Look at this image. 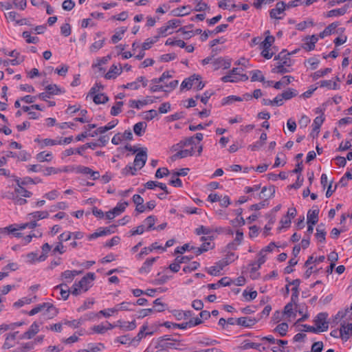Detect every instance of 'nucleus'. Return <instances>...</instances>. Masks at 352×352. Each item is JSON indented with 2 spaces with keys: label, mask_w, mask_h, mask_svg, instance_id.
I'll return each mask as SVG.
<instances>
[{
  "label": "nucleus",
  "mask_w": 352,
  "mask_h": 352,
  "mask_svg": "<svg viewBox=\"0 0 352 352\" xmlns=\"http://www.w3.org/2000/svg\"><path fill=\"white\" fill-rule=\"evenodd\" d=\"M201 79V76L199 75H192L190 77L186 78L181 85V89H189L192 87V86L195 83V81H199Z\"/></svg>",
  "instance_id": "12"
},
{
  "label": "nucleus",
  "mask_w": 352,
  "mask_h": 352,
  "mask_svg": "<svg viewBox=\"0 0 352 352\" xmlns=\"http://www.w3.org/2000/svg\"><path fill=\"white\" fill-rule=\"evenodd\" d=\"M29 215L32 216L34 219L39 220L47 218L49 213L47 211H36L30 214Z\"/></svg>",
  "instance_id": "47"
},
{
  "label": "nucleus",
  "mask_w": 352,
  "mask_h": 352,
  "mask_svg": "<svg viewBox=\"0 0 352 352\" xmlns=\"http://www.w3.org/2000/svg\"><path fill=\"white\" fill-rule=\"evenodd\" d=\"M122 67L120 65L118 67L117 65H113L109 72L105 74V78L114 79L122 73Z\"/></svg>",
  "instance_id": "14"
},
{
  "label": "nucleus",
  "mask_w": 352,
  "mask_h": 352,
  "mask_svg": "<svg viewBox=\"0 0 352 352\" xmlns=\"http://www.w3.org/2000/svg\"><path fill=\"white\" fill-rule=\"evenodd\" d=\"M75 6V3L72 0H65L62 4V7L65 10L70 11Z\"/></svg>",
  "instance_id": "64"
},
{
  "label": "nucleus",
  "mask_w": 352,
  "mask_h": 352,
  "mask_svg": "<svg viewBox=\"0 0 352 352\" xmlns=\"http://www.w3.org/2000/svg\"><path fill=\"white\" fill-rule=\"evenodd\" d=\"M76 173H82L84 175H89L91 171V169L89 167L83 166H78L75 168H74Z\"/></svg>",
  "instance_id": "62"
},
{
  "label": "nucleus",
  "mask_w": 352,
  "mask_h": 352,
  "mask_svg": "<svg viewBox=\"0 0 352 352\" xmlns=\"http://www.w3.org/2000/svg\"><path fill=\"white\" fill-rule=\"evenodd\" d=\"M156 261V258H151L147 259L142 265V266L140 268V273H148L150 272L151 267L153 264V263Z\"/></svg>",
  "instance_id": "26"
},
{
  "label": "nucleus",
  "mask_w": 352,
  "mask_h": 352,
  "mask_svg": "<svg viewBox=\"0 0 352 352\" xmlns=\"http://www.w3.org/2000/svg\"><path fill=\"white\" fill-rule=\"evenodd\" d=\"M241 348L243 350H247L249 349H255L259 351H264L266 350L265 346H262L261 344L252 342L249 341H245L243 344L241 346Z\"/></svg>",
  "instance_id": "20"
},
{
  "label": "nucleus",
  "mask_w": 352,
  "mask_h": 352,
  "mask_svg": "<svg viewBox=\"0 0 352 352\" xmlns=\"http://www.w3.org/2000/svg\"><path fill=\"white\" fill-rule=\"evenodd\" d=\"M111 232V230L109 228H103V229L100 228V230H98L96 232L90 234L89 236V239H96L99 236H104L107 234H110Z\"/></svg>",
  "instance_id": "31"
},
{
  "label": "nucleus",
  "mask_w": 352,
  "mask_h": 352,
  "mask_svg": "<svg viewBox=\"0 0 352 352\" xmlns=\"http://www.w3.org/2000/svg\"><path fill=\"white\" fill-rule=\"evenodd\" d=\"M331 72V68H326L323 70H318V71L316 72L315 73H314L313 78L316 80L319 78L324 76L327 74L330 73Z\"/></svg>",
  "instance_id": "57"
},
{
  "label": "nucleus",
  "mask_w": 352,
  "mask_h": 352,
  "mask_svg": "<svg viewBox=\"0 0 352 352\" xmlns=\"http://www.w3.org/2000/svg\"><path fill=\"white\" fill-rule=\"evenodd\" d=\"M95 279V274L92 272H89L86 276L82 278V279L78 283H75L72 287L71 293L74 295H78L81 290L83 292H87L90 285L89 284Z\"/></svg>",
  "instance_id": "1"
},
{
  "label": "nucleus",
  "mask_w": 352,
  "mask_h": 352,
  "mask_svg": "<svg viewBox=\"0 0 352 352\" xmlns=\"http://www.w3.org/2000/svg\"><path fill=\"white\" fill-rule=\"evenodd\" d=\"M159 36H156L155 39L148 38L142 44V50H146L151 47V45L157 41Z\"/></svg>",
  "instance_id": "61"
},
{
  "label": "nucleus",
  "mask_w": 352,
  "mask_h": 352,
  "mask_svg": "<svg viewBox=\"0 0 352 352\" xmlns=\"http://www.w3.org/2000/svg\"><path fill=\"white\" fill-rule=\"evenodd\" d=\"M159 343L160 346L164 348L167 351L168 349H179L177 346L179 345V341L172 340L168 336H165L160 338Z\"/></svg>",
  "instance_id": "4"
},
{
  "label": "nucleus",
  "mask_w": 352,
  "mask_h": 352,
  "mask_svg": "<svg viewBox=\"0 0 352 352\" xmlns=\"http://www.w3.org/2000/svg\"><path fill=\"white\" fill-rule=\"evenodd\" d=\"M105 38L95 41L89 47V50L91 52H96L103 47Z\"/></svg>",
  "instance_id": "38"
},
{
  "label": "nucleus",
  "mask_w": 352,
  "mask_h": 352,
  "mask_svg": "<svg viewBox=\"0 0 352 352\" xmlns=\"http://www.w3.org/2000/svg\"><path fill=\"white\" fill-rule=\"evenodd\" d=\"M148 104L146 100H131L129 101V107L136 109H140L142 107Z\"/></svg>",
  "instance_id": "48"
},
{
  "label": "nucleus",
  "mask_w": 352,
  "mask_h": 352,
  "mask_svg": "<svg viewBox=\"0 0 352 352\" xmlns=\"http://www.w3.org/2000/svg\"><path fill=\"white\" fill-rule=\"evenodd\" d=\"M349 6H350L349 4H346L341 8L331 10L326 14V16L327 17H333V16L344 15L346 12L347 9L349 8Z\"/></svg>",
  "instance_id": "18"
},
{
  "label": "nucleus",
  "mask_w": 352,
  "mask_h": 352,
  "mask_svg": "<svg viewBox=\"0 0 352 352\" xmlns=\"http://www.w3.org/2000/svg\"><path fill=\"white\" fill-rule=\"evenodd\" d=\"M145 188L148 189H153L155 187L156 188H160L164 192H165L166 194H168L169 192L168 191L167 187L166 184L163 183H160L159 182L156 181H148L144 184Z\"/></svg>",
  "instance_id": "19"
},
{
  "label": "nucleus",
  "mask_w": 352,
  "mask_h": 352,
  "mask_svg": "<svg viewBox=\"0 0 352 352\" xmlns=\"http://www.w3.org/2000/svg\"><path fill=\"white\" fill-rule=\"evenodd\" d=\"M194 143H195V138L190 137V138H186L183 140H181L178 144H176V146H179V148H183L184 146L192 145Z\"/></svg>",
  "instance_id": "46"
},
{
  "label": "nucleus",
  "mask_w": 352,
  "mask_h": 352,
  "mask_svg": "<svg viewBox=\"0 0 352 352\" xmlns=\"http://www.w3.org/2000/svg\"><path fill=\"white\" fill-rule=\"evenodd\" d=\"M123 105V102L118 101L116 103L114 106L111 107V114L113 116H118L122 111V107Z\"/></svg>",
  "instance_id": "44"
},
{
  "label": "nucleus",
  "mask_w": 352,
  "mask_h": 352,
  "mask_svg": "<svg viewBox=\"0 0 352 352\" xmlns=\"http://www.w3.org/2000/svg\"><path fill=\"white\" fill-rule=\"evenodd\" d=\"M61 279L65 280V283H71L74 276H73L72 270H66L61 274Z\"/></svg>",
  "instance_id": "43"
},
{
  "label": "nucleus",
  "mask_w": 352,
  "mask_h": 352,
  "mask_svg": "<svg viewBox=\"0 0 352 352\" xmlns=\"http://www.w3.org/2000/svg\"><path fill=\"white\" fill-rule=\"evenodd\" d=\"M39 331L38 325L34 322L30 327L29 330L25 332L22 336L23 338L30 339L35 336Z\"/></svg>",
  "instance_id": "21"
},
{
  "label": "nucleus",
  "mask_w": 352,
  "mask_h": 352,
  "mask_svg": "<svg viewBox=\"0 0 352 352\" xmlns=\"http://www.w3.org/2000/svg\"><path fill=\"white\" fill-rule=\"evenodd\" d=\"M126 31V28H122L120 32H116L111 37V41L113 43H117L119 41L122 39L121 34H124Z\"/></svg>",
  "instance_id": "60"
},
{
  "label": "nucleus",
  "mask_w": 352,
  "mask_h": 352,
  "mask_svg": "<svg viewBox=\"0 0 352 352\" xmlns=\"http://www.w3.org/2000/svg\"><path fill=\"white\" fill-rule=\"evenodd\" d=\"M172 77L170 74H169L168 72H165L162 74V75L158 78H153L151 82L154 84H157L160 82H164L165 79H169Z\"/></svg>",
  "instance_id": "51"
},
{
  "label": "nucleus",
  "mask_w": 352,
  "mask_h": 352,
  "mask_svg": "<svg viewBox=\"0 0 352 352\" xmlns=\"http://www.w3.org/2000/svg\"><path fill=\"white\" fill-rule=\"evenodd\" d=\"M318 38L316 35H312L311 36H307L304 39V43L302 47L307 51H311L315 48V44L317 43Z\"/></svg>",
  "instance_id": "8"
},
{
  "label": "nucleus",
  "mask_w": 352,
  "mask_h": 352,
  "mask_svg": "<svg viewBox=\"0 0 352 352\" xmlns=\"http://www.w3.org/2000/svg\"><path fill=\"white\" fill-rule=\"evenodd\" d=\"M146 148H140V151L135 155L134 160V166L141 169L146 164L147 160Z\"/></svg>",
  "instance_id": "5"
},
{
  "label": "nucleus",
  "mask_w": 352,
  "mask_h": 352,
  "mask_svg": "<svg viewBox=\"0 0 352 352\" xmlns=\"http://www.w3.org/2000/svg\"><path fill=\"white\" fill-rule=\"evenodd\" d=\"M118 326H119L121 329L126 331L133 330L136 327L135 320L132 322H122L121 320H118Z\"/></svg>",
  "instance_id": "27"
},
{
  "label": "nucleus",
  "mask_w": 352,
  "mask_h": 352,
  "mask_svg": "<svg viewBox=\"0 0 352 352\" xmlns=\"http://www.w3.org/2000/svg\"><path fill=\"white\" fill-rule=\"evenodd\" d=\"M45 309V311H52V314L49 316V318H52L54 316H56L58 314L57 309L50 302H44L41 305H38V306L33 308L30 312V316H33L34 314H36L43 310Z\"/></svg>",
  "instance_id": "2"
},
{
  "label": "nucleus",
  "mask_w": 352,
  "mask_h": 352,
  "mask_svg": "<svg viewBox=\"0 0 352 352\" xmlns=\"http://www.w3.org/2000/svg\"><path fill=\"white\" fill-rule=\"evenodd\" d=\"M194 154V148L181 150L170 157L172 161H175L179 158H184L187 156H192Z\"/></svg>",
  "instance_id": "15"
},
{
  "label": "nucleus",
  "mask_w": 352,
  "mask_h": 352,
  "mask_svg": "<svg viewBox=\"0 0 352 352\" xmlns=\"http://www.w3.org/2000/svg\"><path fill=\"white\" fill-rule=\"evenodd\" d=\"M23 37L26 39L28 43H36L38 42V38L36 36H32L29 32H23Z\"/></svg>",
  "instance_id": "52"
},
{
  "label": "nucleus",
  "mask_w": 352,
  "mask_h": 352,
  "mask_svg": "<svg viewBox=\"0 0 352 352\" xmlns=\"http://www.w3.org/2000/svg\"><path fill=\"white\" fill-rule=\"evenodd\" d=\"M252 74L251 80L252 82L254 81H260L264 82L265 77L263 76L262 72L260 70H254L251 72Z\"/></svg>",
  "instance_id": "41"
},
{
  "label": "nucleus",
  "mask_w": 352,
  "mask_h": 352,
  "mask_svg": "<svg viewBox=\"0 0 352 352\" xmlns=\"http://www.w3.org/2000/svg\"><path fill=\"white\" fill-rule=\"evenodd\" d=\"M293 304H294V302L291 300V302L287 303L284 308V314L288 317L296 316V314L293 312Z\"/></svg>",
  "instance_id": "49"
},
{
  "label": "nucleus",
  "mask_w": 352,
  "mask_h": 352,
  "mask_svg": "<svg viewBox=\"0 0 352 352\" xmlns=\"http://www.w3.org/2000/svg\"><path fill=\"white\" fill-rule=\"evenodd\" d=\"M45 90L50 96L62 93L61 89L55 84L47 85L45 87Z\"/></svg>",
  "instance_id": "35"
},
{
  "label": "nucleus",
  "mask_w": 352,
  "mask_h": 352,
  "mask_svg": "<svg viewBox=\"0 0 352 352\" xmlns=\"http://www.w3.org/2000/svg\"><path fill=\"white\" fill-rule=\"evenodd\" d=\"M153 304L155 305L156 309L155 310L158 312H162L165 310L167 305L163 302H162L160 298H157L153 302Z\"/></svg>",
  "instance_id": "56"
},
{
  "label": "nucleus",
  "mask_w": 352,
  "mask_h": 352,
  "mask_svg": "<svg viewBox=\"0 0 352 352\" xmlns=\"http://www.w3.org/2000/svg\"><path fill=\"white\" fill-rule=\"evenodd\" d=\"M285 64H279L277 65L275 68L272 69V72L274 73H278V74H285L289 72V69H287L286 67H285Z\"/></svg>",
  "instance_id": "63"
},
{
  "label": "nucleus",
  "mask_w": 352,
  "mask_h": 352,
  "mask_svg": "<svg viewBox=\"0 0 352 352\" xmlns=\"http://www.w3.org/2000/svg\"><path fill=\"white\" fill-rule=\"evenodd\" d=\"M230 261L228 259L224 258L222 259L217 263H216L215 265L208 268L207 272L212 276H218L221 270L223 269L224 267L227 266L229 264Z\"/></svg>",
  "instance_id": "6"
},
{
  "label": "nucleus",
  "mask_w": 352,
  "mask_h": 352,
  "mask_svg": "<svg viewBox=\"0 0 352 352\" xmlns=\"http://www.w3.org/2000/svg\"><path fill=\"white\" fill-rule=\"evenodd\" d=\"M63 236L64 234H61L58 236L59 242L57 243L54 249L53 250V252L56 253V252H59L60 254H63L65 252V248L63 245Z\"/></svg>",
  "instance_id": "34"
},
{
  "label": "nucleus",
  "mask_w": 352,
  "mask_h": 352,
  "mask_svg": "<svg viewBox=\"0 0 352 352\" xmlns=\"http://www.w3.org/2000/svg\"><path fill=\"white\" fill-rule=\"evenodd\" d=\"M326 234H327V232L324 228V225L322 223H320V225H318L316 228V239L320 242L323 243L325 241Z\"/></svg>",
  "instance_id": "23"
},
{
  "label": "nucleus",
  "mask_w": 352,
  "mask_h": 352,
  "mask_svg": "<svg viewBox=\"0 0 352 352\" xmlns=\"http://www.w3.org/2000/svg\"><path fill=\"white\" fill-rule=\"evenodd\" d=\"M290 54V53L286 54L285 51H283L279 53L278 56H275V59L280 60L279 64H285L286 66L289 67L290 66V64L289 63Z\"/></svg>",
  "instance_id": "25"
},
{
  "label": "nucleus",
  "mask_w": 352,
  "mask_h": 352,
  "mask_svg": "<svg viewBox=\"0 0 352 352\" xmlns=\"http://www.w3.org/2000/svg\"><path fill=\"white\" fill-rule=\"evenodd\" d=\"M319 209L316 207L313 210H309L307 213V224L316 225L318 221Z\"/></svg>",
  "instance_id": "17"
},
{
  "label": "nucleus",
  "mask_w": 352,
  "mask_h": 352,
  "mask_svg": "<svg viewBox=\"0 0 352 352\" xmlns=\"http://www.w3.org/2000/svg\"><path fill=\"white\" fill-rule=\"evenodd\" d=\"M338 25L339 23L338 22L329 24L322 32L320 33L319 36L323 38L324 36L331 34Z\"/></svg>",
  "instance_id": "22"
},
{
  "label": "nucleus",
  "mask_w": 352,
  "mask_h": 352,
  "mask_svg": "<svg viewBox=\"0 0 352 352\" xmlns=\"http://www.w3.org/2000/svg\"><path fill=\"white\" fill-rule=\"evenodd\" d=\"M212 64H213L214 70H217L219 68H221V67H223V69H226L230 68V67L231 65V62L230 60H226L222 57H219V58L214 59L212 61Z\"/></svg>",
  "instance_id": "11"
},
{
  "label": "nucleus",
  "mask_w": 352,
  "mask_h": 352,
  "mask_svg": "<svg viewBox=\"0 0 352 352\" xmlns=\"http://www.w3.org/2000/svg\"><path fill=\"white\" fill-rule=\"evenodd\" d=\"M275 193V187L274 186H270L268 188L263 187L262 188L261 192L259 194L260 199H265L267 200L270 197H273Z\"/></svg>",
  "instance_id": "16"
},
{
  "label": "nucleus",
  "mask_w": 352,
  "mask_h": 352,
  "mask_svg": "<svg viewBox=\"0 0 352 352\" xmlns=\"http://www.w3.org/2000/svg\"><path fill=\"white\" fill-rule=\"evenodd\" d=\"M232 0H222L219 2L218 6L222 9H228L230 6L232 8H238L236 4L232 3Z\"/></svg>",
  "instance_id": "40"
},
{
  "label": "nucleus",
  "mask_w": 352,
  "mask_h": 352,
  "mask_svg": "<svg viewBox=\"0 0 352 352\" xmlns=\"http://www.w3.org/2000/svg\"><path fill=\"white\" fill-rule=\"evenodd\" d=\"M288 330V324L286 322H282L279 324L275 329L274 331L278 332L281 336L286 335Z\"/></svg>",
  "instance_id": "39"
},
{
  "label": "nucleus",
  "mask_w": 352,
  "mask_h": 352,
  "mask_svg": "<svg viewBox=\"0 0 352 352\" xmlns=\"http://www.w3.org/2000/svg\"><path fill=\"white\" fill-rule=\"evenodd\" d=\"M165 250L166 248H162V246L157 245V243H153L149 248H144L140 253L138 254L139 258H141L143 254H148V252H152L153 250Z\"/></svg>",
  "instance_id": "30"
},
{
  "label": "nucleus",
  "mask_w": 352,
  "mask_h": 352,
  "mask_svg": "<svg viewBox=\"0 0 352 352\" xmlns=\"http://www.w3.org/2000/svg\"><path fill=\"white\" fill-rule=\"evenodd\" d=\"M284 100H289L297 95L296 90L293 89H289L288 90L282 93Z\"/></svg>",
  "instance_id": "55"
},
{
  "label": "nucleus",
  "mask_w": 352,
  "mask_h": 352,
  "mask_svg": "<svg viewBox=\"0 0 352 352\" xmlns=\"http://www.w3.org/2000/svg\"><path fill=\"white\" fill-rule=\"evenodd\" d=\"M130 305H135V304H132L128 302H123L120 304L117 305L115 307L109 309V311H111V313H115L120 310H130Z\"/></svg>",
  "instance_id": "28"
},
{
  "label": "nucleus",
  "mask_w": 352,
  "mask_h": 352,
  "mask_svg": "<svg viewBox=\"0 0 352 352\" xmlns=\"http://www.w3.org/2000/svg\"><path fill=\"white\" fill-rule=\"evenodd\" d=\"M260 318L252 317H241L236 319V324L244 327H251L254 326Z\"/></svg>",
  "instance_id": "7"
},
{
  "label": "nucleus",
  "mask_w": 352,
  "mask_h": 352,
  "mask_svg": "<svg viewBox=\"0 0 352 352\" xmlns=\"http://www.w3.org/2000/svg\"><path fill=\"white\" fill-rule=\"evenodd\" d=\"M300 283V279H295L292 280V282H289V285H292L294 287L292 288V294L291 297V300L292 302H294V305L297 306L296 302L298 299V295H299V285Z\"/></svg>",
  "instance_id": "10"
},
{
  "label": "nucleus",
  "mask_w": 352,
  "mask_h": 352,
  "mask_svg": "<svg viewBox=\"0 0 352 352\" xmlns=\"http://www.w3.org/2000/svg\"><path fill=\"white\" fill-rule=\"evenodd\" d=\"M36 160L39 162H50L52 160V153L41 152L36 155Z\"/></svg>",
  "instance_id": "45"
},
{
  "label": "nucleus",
  "mask_w": 352,
  "mask_h": 352,
  "mask_svg": "<svg viewBox=\"0 0 352 352\" xmlns=\"http://www.w3.org/2000/svg\"><path fill=\"white\" fill-rule=\"evenodd\" d=\"M287 8L286 4L283 1H279L276 4V8L270 11V16L272 19H279L280 17L277 16V14H281Z\"/></svg>",
  "instance_id": "9"
},
{
  "label": "nucleus",
  "mask_w": 352,
  "mask_h": 352,
  "mask_svg": "<svg viewBox=\"0 0 352 352\" xmlns=\"http://www.w3.org/2000/svg\"><path fill=\"white\" fill-rule=\"evenodd\" d=\"M324 120V118L322 116H318L314 119V123H313L312 132L310 134L311 136H312L313 138L318 136L319 131H319L320 128L322 124L323 123Z\"/></svg>",
  "instance_id": "13"
},
{
  "label": "nucleus",
  "mask_w": 352,
  "mask_h": 352,
  "mask_svg": "<svg viewBox=\"0 0 352 352\" xmlns=\"http://www.w3.org/2000/svg\"><path fill=\"white\" fill-rule=\"evenodd\" d=\"M146 128V123L144 122H139L136 123L133 126V131L135 135L138 136H141L142 133L145 131Z\"/></svg>",
  "instance_id": "29"
},
{
  "label": "nucleus",
  "mask_w": 352,
  "mask_h": 352,
  "mask_svg": "<svg viewBox=\"0 0 352 352\" xmlns=\"http://www.w3.org/2000/svg\"><path fill=\"white\" fill-rule=\"evenodd\" d=\"M202 323V320L199 318H195L190 319L188 322H184V325H181V327L184 329L187 327H192L197 325H199Z\"/></svg>",
  "instance_id": "33"
},
{
  "label": "nucleus",
  "mask_w": 352,
  "mask_h": 352,
  "mask_svg": "<svg viewBox=\"0 0 352 352\" xmlns=\"http://www.w3.org/2000/svg\"><path fill=\"white\" fill-rule=\"evenodd\" d=\"M169 174V170L167 168H160L157 170L155 177L156 178H162Z\"/></svg>",
  "instance_id": "58"
},
{
  "label": "nucleus",
  "mask_w": 352,
  "mask_h": 352,
  "mask_svg": "<svg viewBox=\"0 0 352 352\" xmlns=\"http://www.w3.org/2000/svg\"><path fill=\"white\" fill-rule=\"evenodd\" d=\"M328 314L325 312L319 313L314 319L316 327H320L319 332H324L327 331L329 325L327 322Z\"/></svg>",
  "instance_id": "3"
},
{
  "label": "nucleus",
  "mask_w": 352,
  "mask_h": 352,
  "mask_svg": "<svg viewBox=\"0 0 352 352\" xmlns=\"http://www.w3.org/2000/svg\"><path fill=\"white\" fill-rule=\"evenodd\" d=\"M199 263L197 261L192 262L188 266H186L183 268V271L186 273L191 272L198 268Z\"/></svg>",
  "instance_id": "59"
},
{
  "label": "nucleus",
  "mask_w": 352,
  "mask_h": 352,
  "mask_svg": "<svg viewBox=\"0 0 352 352\" xmlns=\"http://www.w3.org/2000/svg\"><path fill=\"white\" fill-rule=\"evenodd\" d=\"M235 101H242V98L236 96H230L228 97L223 98L222 101V104L225 105L232 104Z\"/></svg>",
  "instance_id": "54"
},
{
  "label": "nucleus",
  "mask_w": 352,
  "mask_h": 352,
  "mask_svg": "<svg viewBox=\"0 0 352 352\" xmlns=\"http://www.w3.org/2000/svg\"><path fill=\"white\" fill-rule=\"evenodd\" d=\"M195 11L196 12H201L208 8L207 3L203 2V0H195Z\"/></svg>",
  "instance_id": "53"
},
{
  "label": "nucleus",
  "mask_w": 352,
  "mask_h": 352,
  "mask_svg": "<svg viewBox=\"0 0 352 352\" xmlns=\"http://www.w3.org/2000/svg\"><path fill=\"white\" fill-rule=\"evenodd\" d=\"M275 38L273 36H265V40L261 42V47H265L266 49H270V47L274 43Z\"/></svg>",
  "instance_id": "42"
},
{
  "label": "nucleus",
  "mask_w": 352,
  "mask_h": 352,
  "mask_svg": "<svg viewBox=\"0 0 352 352\" xmlns=\"http://www.w3.org/2000/svg\"><path fill=\"white\" fill-rule=\"evenodd\" d=\"M127 206H128V202H126V201H124L123 203H119L117 204V206L115 208H113L112 209L113 212H114L116 216H118L125 210L126 207Z\"/></svg>",
  "instance_id": "36"
},
{
  "label": "nucleus",
  "mask_w": 352,
  "mask_h": 352,
  "mask_svg": "<svg viewBox=\"0 0 352 352\" xmlns=\"http://www.w3.org/2000/svg\"><path fill=\"white\" fill-rule=\"evenodd\" d=\"M147 329V325L142 326L141 330L138 333L137 336L132 340H136L137 342H139L142 338H144L146 335H152L153 332H146L145 333V331Z\"/></svg>",
  "instance_id": "50"
},
{
  "label": "nucleus",
  "mask_w": 352,
  "mask_h": 352,
  "mask_svg": "<svg viewBox=\"0 0 352 352\" xmlns=\"http://www.w3.org/2000/svg\"><path fill=\"white\" fill-rule=\"evenodd\" d=\"M93 96V100L96 104H105L109 101V97L104 94H98Z\"/></svg>",
  "instance_id": "32"
},
{
  "label": "nucleus",
  "mask_w": 352,
  "mask_h": 352,
  "mask_svg": "<svg viewBox=\"0 0 352 352\" xmlns=\"http://www.w3.org/2000/svg\"><path fill=\"white\" fill-rule=\"evenodd\" d=\"M63 287L67 288V285L66 283H61L57 285L56 289H60V295L64 300H67L69 297V294L71 292L69 289H64Z\"/></svg>",
  "instance_id": "37"
},
{
  "label": "nucleus",
  "mask_w": 352,
  "mask_h": 352,
  "mask_svg": "<svg viewBox=\"0 0 352 352\" xmlns=\"http://www.w3.org/2000/svg\"><path fill=\"white\" fill-rule=\"evenodd\" d=\"M352 332L351 331V327L349 324L345 325V323L341 324V328L340 329V337L342 338V340H347L349 338V333Z\"/></svg>",
  "instance_id": "24"
}]
</instances>
